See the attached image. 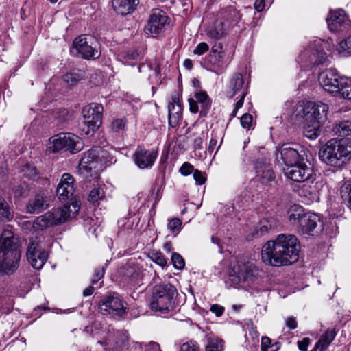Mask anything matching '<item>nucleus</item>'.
I'll return each mask as SVG.
<instances>
[{
	"mask_svg": "<svg viewBox=\"0 0 351 351\" xmlns=\"http://www.w3.org/2000/svg\"><path fill=\"white\" fill-rule=\"evenodd\" d=\"M300 243L293 234H279L275 241H269L262 248L263 261L272 266L291 265L299 258Z\"/></svg>",
	"mask_w": 351,
	"mask_h": 351,
	"instance_id": "nucleus-1",
	"label": "nucleus"
},
{
	"mask_svg": "<svg viewBox=\"0 0 351 351\" xmlns=\"http://www.w3.org/2000/svg\"><path fill=\"white\" fill-rule=\"evenodd\" d=\"M20 259L21 250L17 239L11 230L4 229L0 237V273L14 274L19 267Z\"/></svg>",
	"mask_w": 351,
	"mask_h": 351,
	"instance_id": "nucleus-2",
	"label": "nucleus"
},
{
	"mask_svg": "<svg viewBox=\"0 0 351 351\" xmlns=\"http://www.w3.org/2000/svg\"><path fill=\"white\" fill-rule=\"evenodd\" d=\"M319 158L327 165L339 167L351 160V140L331 139L319 153Z\"/></svg>",
	"mask_w": 351,
	"mask_h": 351,
	"instance_id": "nucleus-3",
	"label": "nucleus"
},
{
	"mask_svg": "<svg viewBox=\"0 0 351 351\" xmlns=\"http://www.w3.org/2000/svg\"><path fill=\"white\" fill-rule=\"evenodd\" d=\"M240 19V14L237 10L230 7L218 14L216 19L206 28V36L210 40H219L227 33L230 27Z\"/></svg>",
	"mask_w": 351,
	"mask_h": 351,
	"instance_id": "nucleus-4",
	"label": "nucleus"
},
{
	"mask_svg": "<svg viewBox=\"0 0 351 351\" xmlns=\"http://www.w3.org/2000/svg\"><path fill=\"white\" fill-rule=\"evenodd\" d=\"M71 206L73 209L71 208V206H64L51 209L45 214L38 217L35 220V225L40 229H44L66 222L72 216H75L80 210V206L77 202L72 203Z\"/></svg>",
	"mask_w": 351,
	"mask_h": 351,
	"instance_id": "nucleus-5",
	"label": "nucleus"
},
{
	"mask_svg": "<svg viewBox=\"0 0 351 351\" xmlns=\"http://www.w3.org/2000/svg\"><path fill=\"white\" fill-rule=\"evenodd\" d=\"M258 271L252 263L239 261L229 274V278L237 288L250 287L256 280Z\"/></svg>",
	"mask_w": 351,
	"mask_h": 351,
	"instance_id": "nucleus-6",
	"label": "nucleus"
},
{
	"mask_svg": "<svg viewBox=\"0 0 351 351\" xmlns=\"http://www.w3.org/2000/svg\"><path fill=\"white\" fill-rule=\"evenodd\" d=\"M176 294V289L171 284L156 286L150 302L151 308L162 313L173 311Z\"/></svg>",
	"mask_w": 351,
	"mask_h": 351,
	"instance_id": "nucleus-7",
	"label": "nucleus"
},
{
	"mask_svg": "<svg viewBox=\"0 0 351 351\" xmlns=\"http://www.w3.org/2000/svg\"><path fill=\"white\" fill-rule=\"evenodd\" d=\"M82 149L81 138L70 132L60 133L49 138L47 152L49 154L60 151H69L72 154L80 152Z\"/></svg>",
	"mask_w": 351,
	"mask_h": 351,
	"instance_id": "nucleus-8",
	"label": "nucleus"
},
{
	"mask_svg": "<svg viewBox=\"0 0 351 351\" xmlns=\"http://www.w3.org/2000/svg\"><path fill=\"white\" fill-rule=\"evenodd\" d=\"M322 40L316 39L313 43L305 49L298 57V62L304 69H311L327 60L326 53L321 47Z\"/></svg>",
	"mask_w": 351,
	"mask_h": 351,
	"instance_id": "nucleus-9",
	"label": "nucleus"
},
{
	"mask_svg": "<svg viewBox=\"0 0 351 351\" xmlns=\"http://www.w3.org/2000/svg\"><path fill=\"white\" fill-rule=\"evenodd\" d=\"M104 108L101 104L92 103L83 109L84 124L82 128L86 135L93 134L101 124Z\"/></svg>",
	"mask_w": 351,
	"mask_h": 351,
	"instance_id": "nucleus-10",
	"label": "nucleus"
},
{
	"mask_svg": "<svg viewBox=\"0 0 351 351\" xmlns=\"http://www.w3.org/2000/svg\"><path fill=\"white\" fill-rule=\"evenodd\" d=\"M73 46L85 59H95L100 56L98 40L90 34L80 35L74 40Z\"/></svg>",
	"mask_w": 351,
	"mask_h": 351,
	"instance_id": "nucleus-11",
	"label": "nucleus"
},
{
	"mask_svg": "<svg viewBox=\"0 0 351 351\" xmlns=\"http://www.w3.org/2000/svg\"><path fill=\"white\" fill-rule=\"evenodd\" d=\"M169 25V19L165 12L159 9H154L145 26V32L155 36L163 33Z\"/></svg>",
	"mask_w": 351,
	"mask_h": 351,
	"instance_id": "nucleus-12",
	"label": "nucleus"
},
{
	"mask_svg": "<svg viewBox=\"0 0 351 351\" xmlns=\"http://www.w3.org/2000/svg\"><path fill=\"white\" fill-rule=\"evenodd\" d=\"M27 258L35 269H40L48 258L47 252L40 245V240L36 237L32 239L27 247Z\"/></svg>",
	"mask_w": 351,
	"mask_h": 351,
	"instance_id": "nucleus-13",
	"label": "nucleus"
},
{
	"mask_svg": "<svg viewBox=\"0 0 351 351\" xmlns=\"http://www.w3.org/2000/svg\"><path fill=\"white\" fill-rule=\"evenodd\" d=\"M126 303L116 293L104 298L99 304V310L103 314H112L122 316L125 313Z\"/></svg>",
	"mask_w": 351,
	"mask_h": 351,
	"instance_id": "nucleus-14",
	"label": "nucleus"
},
{
	"mask_svg": "<svg viewBox=\"0 0 351 351\" xmlns=\"http://www.w3.org/2000/svg\"><path fill=\"white\" fill-rule=\"evenodd\" d=\"M340 76L335 69H329L322 72L319 75V82L322 88L333 95H337L339 91Z\"/></svg>",
	"mask_w": 351,
	"mask_h": 351,
	"instance_id": "nucleus-15",
	"label": "nucleus"
},
{
	"mask_svg": "<svg viewBox=\"0 0 351 351\" xmlns=\"http://www.w3.org/2000/svg\"><path fill=\"white\" fill-rule=\"evenodd\" d=\"M285 176L297 182H304L308 180L313 174V169L308 167L305 160L295 165L283 168Z\"/></svg>",
	"mask_w": 351,
	"mask_h": 351,
	"instance_id": "nucleus-16",
	"label": "nucleus"
},
{
	"mask_svg": "<svg viewBox=\"0 0 351 351\" xmlns=\"http://www.w3.org/2000/svg\"><path fill=\"white\" fill-rule=\"evenodd\" d=\"M328 106L327 104L318 102H308L304 109L303 114L305 120H315L324 123L326 119Z\"/></svg>",
	"mask_w": 351,
	"mask_h": 351,
	"instance_id": "nucleus-17",
	"label": "nucleus"
},
{
	"mask_svg": "<svg viewBox=\"0 0 351 351\" xmlns=\"http://www.w3.org/2000/svg\"><path fill=\"white\" fill-rule=\"evenodd\" d=\"M328 28L332 32H338L348 29L351 25V21L343 10L331 11L326 19Z\"/></svg>",
	"mask_w": 351,
	"mask_h": 351,
	"instance_id": "nucleus-18",
	"label": "nucleus"
},
{
	"mask_svg": "<svg viewBox=\"0 0 351 351\" xmlns=\"http://www.w3.org/2000/svg\"><path fill=\"white\" fill-rule=\"evenodd\" d=\"M99 151L103 152L101 148L96 147L83 154L80 162V168L87 172L97 173L99 169Z\"/></svg>",
	"mask_w": 351,
	"mask_h": 351,
	"instance_id": "nucleus-19",
	"label": "nucleus"
},
{
	"mask_svg": "<svg viewBox=\"0 0 351 351\" xmlns=\"http://www.w3.org/2000/svg\"><path fill=\"white\" fill-rule=\"evenodd\" d=\"M157 156L158 152L154 149L138 147L134 154V160L140 169H149L154 165Z\"/></svg>",
	"mask_w": 351,
	"mask_h": 351,
	"instance_id": "nucleus-20",
	"label": "nucleus"
},
{
	"mask_svg": "<svg viewBox=\"0 0 351 351\" xmlns=\"http://www.w3.org/2000/svg\"><path fill=\"white\" fill-rule=\"evenodd\" d=\"M280 154L285 167H289L304 160L300 151L290 144H284L280 148Z\"/></svg>",
	"mask_w": 351,
	"mask_h": 351,
	"instance_id": "nucleus-21",
	"label": "nucleus"
},
{
	"mask_svg": "<svg viewBox=\"0 0 351 351\" xmlns=\"http://www.w3.org/2000/svg\"><path fill=\"white\" fill-rule=\"evenodd\" d=\"M247 89V84L245 83L242 74L236 73L230 77L227 91L229 97L237 95L246 96Z\"/></svg>",
	"mask_w": 351,
	"mask_h": 351,
	"instance_id": "nucleus-22",
	"label": "nucleus"
},
{
	"mask_svg": "<svg viewBox=\"0 0 351 351\" xmlns=\"http://www.w3.org/2000/svg\"><path fill=\"white\" fill-rule=\"evenodd\" d=\"M74 179L69 173H64L56 189V195L60 201L71 197L74 192Z\"/></svg>",
	"mask_w": 351,
	"mask_h": 351,
	"instance_id": "nucleus-23",
	"label": "nucleus"
},
{
	"mask_svg": "<svg viewBox=\"0 0 351 351\" xmlns=\"http://www.w3.org/2000/svg\"><path fill=\"white\" fill-rule=\"evenodd\" d=\"M321 223L320 217L315 213H306L302 218L299 230L303 234L314 235L319 232L316 230L318 223Z\"/></svg>",
	"mask_w": 351,
	"mask_h": 351,
	"instance_id": "nucleus-24",
	"label": "nucleus"
},
{
	"mask_svg": "<svg viewBox=\"0 0 351 351\" xmlns=\"http://www.w3.org/2000/svg\"><path fill=\"white\" fill-rule=\"evenodd\" d=\"M224 56L223 51L213 48L208 60L210 65L208 69L217 74L223 73L228 65Z\"/></svg>",
	"mask_w": 351,
	"mask_h": 351,
	"instance_id": "nucleus-25",
	"label": "nucleus"
},
{
	"mask_svg": "<svg viewBox=\"0 0 351 351\" xmlns=\"http://www.w3.org/2000/svg\"><path fill=\"white\" fill-rule=\"evenodd\" d=\"M169 110V124L171 127L175 128L179 125L182 119V108L179 102V97L173 96L171 101L168 105Z\"/></svg>",
	"mask_w": 351,
	"mask_h": 351,
	"instance_id": "nucleus-26",
	"label": "nucleus"
},
{
	"mask_svg": "<svg viewBox=\"0 0 351 351\" xmlns=\"http://www.w3.org/2000/svg\"><path fill=\"white\" fill-rule=\"evenodd\" d=\"M256 177L258 178L263 184H267L275 180V176L267 160H265L261 163L257 161L256 163Z\"/></svg>",
	"mask_w": 351,
	"mask_h": 351,
	"instance_id": "nucleus-27",
	"label": "nucleus"
},
{
	"mask_svg": "<svg viewBox=\"0 0 351 351\" xmlns=\"http://www.w3.org/2000/svg\"><path fill=\"white\" fill-rule=\"evenodd\" d=\"M138 0H112V4L114 10L121 16L132 13L138 4Z\"/></svg>",
	"mask_w": 351,
	"mask_h": 351,
	"instance_id": "nucleus-28",
	"label": "nucleus"
},
{
	"mask_svg": "<svg viewBox=\"0 0 351 351\" xmlns=\"http://www.w3.org/2000/svg\"><path fill=\"white\" fill-rule=\"evenodd\" d=\"M115 348L118 351H128L130 348L136 347L137 342L130 341L128 333L125 330H120L116 332Z\"/></svg>",
	"mask_w": 351,
	"mask_h": 351,
	"instance_id": "nucleus-29",
	"label": "nucleus"
},
{
	"mask_svg": "<svg viewBox=\"0 0 351 351\" xmlns=\"http://www.w3.org/2000/svg\"><path fill=\"white\" fill-rule=\"evenodd\" d=\"M278 223V221L274 217L263 218L258 223L254 234L257 237L264 235L269 230L276 228Z\"/></svg>",
	"mask_w": 351,
	"mask_h": 351,
	"instance_id": "nucleus-30",
	"label": "nucleus"
},
{
	"mask_svg": "<svg viewBox=\"0 0 351 351\" xmlns=\"http://www.w3.org/2000/svg\"><path fill=\"white\" fill-rule=\"evenodd\" d=\"M304 126V134L309 139H315L321 133V125L322 123L315 120H305Z\"/></svg>",
	"mask_w": 351,
	"mask_h": 351,
	"instance_id": "nucleus-31",
	"label": "nucleus"
},
{
	"mask_svg": "<svg viewBox=\"0 0 351 351\" xmlns=\"http://www.w3.org/2000/svg\"><path fill=\"white\" fill-rule=\"evenodd\" d=\"M306 213L302 206L295 204L287 210V217L291 224L300 225Z\"/></svg>",
	"mask_w": 351,
	"mask_h": 351,
	"instance_id": "nucleus-32",
	"label": "nucleus"
},
{
	"mask_svg": "<svg viewBox=\"0 0 351 351\" xmlns=\"http://www.w3.org/2000/svg\"><path fill=\"white\" fill-rule=\"evenodd\" d=\"M223 131L220 129H214L211 133V138L209 141V144L206 148L207 151L212 153L217 147V150L215 155L219 149L223 140Z\"/></svg>",
	"mask_w": 351,
	"mask_h": 351,
	"instance_id": "nucleus-33",
	"label": "nucleus"
},
{
	"mask_svg": "<svg viewBox=\"0 0 351 351\" xmlns=\"http://www.w3.org/2000/svg\"><path fill=\"white\" fill-rule=\"evenodd\" d=\"M336 333L332 330H328L323 334L315 346V351H326L328 346L333 341Z\"/></svg>",
	"mask_w": 351,
	"mask_h": 351,
	"instance_id": "nucleus-34",
	"label": "nucleus"
},
{
	"mask_svg": "<svg viewBox=\"0 0 351 351\" xmlns=\"http://www.w3.org/2000/svg\"><path fill=\"white\" fill-rule=\"evenodd\" d=\"M45 208V201L43 196L37 195L29 200L27 205V210L29 213H39Z\"/></svg>",
	"mask_w": 351,
	"mask_h": 351,
	"instance_id": "nucleus-35",
	"label": "nucleus"
},
{
	"mask_svg": "<svg viewBox=\"0 0 351 351\" xmlns=\"http://www.w3.org/2000/svg\"><path fill=\"white\" fill-rule=\"evenodd\" d=\"M332 131L340 136L351 135V120H343L336 123L332 128Z\"/></svg>",
	"mask_w": 351,
	"mask_h": 351,
	"instance_id": "nucleus-36",
	"label": "nucleus"
},
{
	"mask_svg": "<svg viewBox=\"0 0 351 351\" xmlns=\"http://www.w3.org/2000/svg\"><path fill=\"white\" fill-rule=\"evenodd\" d=\"M195 97L197 101L201 106L200 113L206 115L208 110L210 109L211 106V100L206 92L199 91L197 92L195 95Z\"/></svg>",
	"mask_w": 351,
	"mask_h": 351,
	"instance_id": "nucleus-37",
	"label": "nucleus"
},
{
	"mask_svg": "<svg viewBox=\"0 0 351 351\" xmlns=\"http://www.w3.org/2000/svg\"><path fill=\"white\" fill-rule=\"evenodd\" d=\"M339 91L337 95L341 97L351 100V77H342L340 80Z\"/></svg>",
	"mask_w": 351,
	"mask_h": 351,
	"instance_id": "nucleus-38",
	"label": "nucleus"
},
{
	"mask_svg": "<svg viewBox=\"0 0 351 351\" xmlns=\"http://www.w3.org/2000/svg\"><path fill=\"white\" fill-rule=\"evenodd\" d=\"M182 221L177 217L169 220L167 229L173 237H176L182 230Z\"/></svg>",
	"mask_w": 351,
	"mask_h": 351,
	"instance_id": "nucleus-39",
	"label": "nucleus"
},
{
	"mask_svg": "<svg viewBox=\"0 0 351 351\" xmlns=\"http://www.w3.org/2000/svg\"><path fill=\"white\" fill-rule=\"evenodd\" d=\"M206 351H223V341L218 337L208 338Z\"/></svg>",
	"mask_w": 351,
	"mask_h": 351,
	"instance_id": "nucleus-40",
	"label": "nucleus"
},
{
	"mask_svg": "<svg viewBox=\"0 0 351 351\" xmlns=\"http://www.w3.org/2000/svg\"><path fill=\"white\" fill-rule=\"evenodd\" d=\"M139 54L136 50L126 52L123 56V62L128 66H134L139 61Z\"/></svg>",
	"mask_w": 351,
	"mask_h": 351,
	"instance_id": "nucleus-41",
	"label": "nucleus"
},
{
	"mask_svg": "<svg viewBox=\"0 0 351 351\" xmlns=\"http://www.w3.org/2000/svg\"><path fill=\"white\" fill-rule=\"evenodd\" d=\"M339 53L343 56H351V36L341 40L337 48Z\"/></svg>",
	"mask_w": 351,
	"mask_h": 351,
	"instance_id": "nucleus-42",
	"label": "nucleus"
},
{
	"mask_svg": "<svg viewBox=\"0 0 351 351\" xmlns=\"http://www.w3.org/2000/svg\"><path fill=\"white\" fill-rule=\"evenodd\" d=\"M280 344L278 342L271 343V339L268 337H263L261 339V351H278Z\"/></svg>",
	"mask_w": 351,
	"mask_h": 351,
	"instance_id": "nucleus-43",
	"label": "nucleus"
},
{
	"mask_svg": "<svg viewBox=\"0 0 351 351\" xmlns=\"http://www.w3.org/2000/svg\"><path fill=\"white\" fill-rule=\"evenodd\" d=\"M13 215L5 200L0 196V218L10 220Z\"/></svg>",
	"mask_w": 351,
	"mask_h": 351,
	"instance_id": "nucleus-44",
	"label": "nucleus"
},
{
	"mask_svg": "<svg viewBox=\"0 0 351 351\" xmlns=\"http://www.w3.org/2000/svg\"><path fill=\"white\" fill-rule=\"evenodd\" d=\"M104 197L103 186H98L93 189L88 195V200L91 202H96Z\"/></svg>",
	"mask_w": 351,
	"mask_h": 351,
	"instance_id": "nucleus-45",
	"label": "nucleus"
},
{
	"mask_svg": "<svg viewBox=\"0 0 351 351\" xmlns=\"http://www.w3.org/2000/svg\"><path fill=\"white\" fill-rule=\"evenodd\" d=\"M127 121L125 118L115 119L112 121L111 128L114 132L123 131L126 128Z\"/></svg>",
	"mask_w": 351,
	"mask_h": 351,
	"instance_id": "nucleus-46",
	"label": "nucleus"
},
{
	"mask_svg": "<svg viewBox=\"0 0 351 351\" xmlns=\"http://www.w3.org/2000/svg\"><path fill=\"white\" fill-rule=\"evenodd\" d=\"M82 78V76L75 71L66 73L63 78V80L67 84L68 86H72L75 84Z\"/></svg>",
	"mask_w": 351,
	"mask_h": 351,
	"instance_id": "nucleus-47",
	"label": "nucleus"
},
{
	"mask_svg": "<svg viewBox=\"0 0 351 351\" xmlns=\"http://www.w3.org/2000/svg\"><path fill=\"white\" fill-rule=\"evenodd\" d=\"M179 351H200L198 343L195 341H189L183 343Z\"/></svg>",
	"mask_w": 351,
	"mask_h": 351,
	"instance_id": "nucleus-48",
	"label": "nucleus"
},
{
	"mask_svg": "<svg viewBox=\"0 0 351 351\" xmlns=\"http://www.w3.org/2000/svg\"><path fill=\"white\" fill-rule=\"evenodd\" d=\"M171 261L174 267L178 270L184 268L185 263L183 258L178 253H173Z\"/></svg>",
	"mask_w": 351,
	"mask_h": 351,
	"instance_id": "nucleus-49",
	"label": "nucleus"
},
{
	"mask_svg": "<svg viewBox=\"0 0 351 351\" xmlns=\"http://www.w3.org/2000/svg\"><path fill=\"white\" fill-rule=\"evenodd\" d=\"M101 150L103 152L101 153V152L99 151V168L101 167V163H112L114 160V157L108 154L106 149L101 148Z\"/></svg>",
	"mask_w": 351,
	"mask_h": 351,
	"instance_id": "nucleus-50",
	"label": "nucleus"
},
{
	"mask_svg": "<svg viewBox=\"0 0 351 351\" xmlns=\"http://www.w3.org/2000/svg\"><path fill=\"white\" fill-rule=\"evenodd\" d=\"M253 117L251 114L245 113L241 117V124L246 130H250L252 125Z\"/></svg>",
	"mask_w": 351,
	"mask_h": 351,
	"instance_id": "nucleus-51",
	"label": "nucleus"
},
{
	"mask_svg": "<svg viewBox=\"0 0 351 351\" xmlns=\"http://www.w3.org/2000/svg\"><path fill=\"white\" fill-rule=\"evenodd\" d=\"M194 167L189 162H185L182 164L180 169V173L184 176L190 175L191 173H193Z\"/></svg>",
	"mask_w": 351,
	"mask_h": 351,
	"instance_id": "nucleus-52",
	"label": "nucleus"
},
{
	"mask_svg": "<svg viewBox=\"0 0 351 351\" xmlns=\"http://www.w3.org/2000/svg\"><path fill=\"white\" fill-rule=\"evenodd\" d=\"M209 49L208 45L205 42H201L199 43L195 49L193 50V53L201 56L208 51Z\"/></svg>",
	"mask_w": 351,
	"mask_h": 351,
	"instance_id": "nucleus-53",
	"label": "nucleus"
},
{
	"mask_svg": "<svg viewBox=\"0 0 351 351\" xmlns=\"http://www.w3.org/2000/svg\"><path fill=\"white\" fill-rule=\"evenodd\" d=\"M193 178L196 184L199 185L204 184L206 180L204 173L197 169L193 171Z\"/></svg>",
	"mask_w": 351,
	"mask_h": 351,
	"instance_id": "nucleus-54",
	"label": "nucleus"
},
{
	"mask_svg": "<svg viewBox=\"0 0 351 351\" xmlns=\"http://www.w3.org/2000/svg\"><path fill=\"white\" fill-rule=\"evenodd\" d=\"M152 259L154 261L161 267H165L167 265V260L160 252H156L152 254Z\"/></svg>",
	"mask_w": 351,
	"mask_h": 351,
	"instance_id": "nucleus-55",
	"label": "nucleus"
},
{
	"mask_svg": "<svg viewBox=\"0 0 351 351\" xmlns=\"http://www.w3.org/2000/svg\"><path fill=\"white\" fill-rule=\"evenodd\" d=\"M23 171L24 172V175L30 179H34L37 174L36 169L29 165L25 166L23 168Z\"/></svg>",
	"mask_w": 351,
	"mask_h": 351,
	"instance_id": "nucleus-56",
	"label": "nucleus"
},
{
	"mask_svg": "<svg viewBox=\"0 0 351 351\" xmlns=\"http://www.w3.org/2000/svg\"><path fill=\"white\" fill-rule=\"evenodd\" d=\"M210 311L214 313L217 317H220L223 315L225 308L223 306L219 304H213L210 306Z\"/></svg>",
	"mask_w": 351,
	"mask_h": 351,
	"instance_id": "nucleus-57",
	"label": "nucleus"
},
{
	"mask_svg": "<svg viewBox=\"0 0 351 351\" xmlns=\"http://www.w3.org/2000/svg\"><path fill=\"white\" fill-rule=\"evenodd\" d=\"M104 275V267H99L96 269L95 271V276L92 280V284H95L98 280L103 278Z\"/></svg>",
	"mask_w": 351,
	"mask_h": 351,
	"instance_id": "nucleus-58",
	"label": "nucleus"
},
{
	"mask_svg": "<svg viewBox=\"0 0 351 351\" xmlns=\"http://www.w3.org/2000/svg\"><path fill=\"white\" fill-rule=\"evenodd\" d=\"M245 97V96L237 95V98H239V99L235 104V107L232 112L233 116H236L237 110L243 106Z\"/></svg>",
	"mask_w": 351,
	"mask_h": 351,
	"instance_id": "nucleus-59",
	"label": "nucleus"
},
{
	"mask_svg": "<svg viewBox=\"0 0 351 351\" xmlns=\"http://www.w3.org/2000/svg\"><path fill=\"white\" fill-rule=\"evenodd\" d=\"M285 323L287 326L291 330L295 329L298 326V323L295 319L293 317H287L285 320Z\"/></svg>",
	"mask_w": 351,
	"mask_h": 351,
	"instance_id": "nucleus-60",
	"label": "nucleus"
},
{
	"mask_svg": "<svg viewBox=\"0 0 351 351\" xmlns=\"http://www.w3.org/2000/svg\"><path fill=\"white\" fill-rule=\"evenodd\" d=\"M298 348L301 351H306L309 345V339L304 338L301 341H298Z\"/></svg>",
	"mask_w": 351,
	"mask_h": 351,
	"instance_id": "nucleus-61",
	"label": "nucleus"
},
{
	"mask_svg": "<svg viewBox=\"0 0 351 351\" xmlns=\"http://www.w3.org/2000/svg\"><path fill=\"white\" fill-rule=\"evenodd\" d=\"M189 103L190 111L192 113H197L199 110L197 101L194 100L192 98H190V99H189Z\"/></svg>",
	"mask_w": 351,
	"mask_h": 351,
	"instance_id": "nucleus-62",
	"label": "nucleus"
},
{
	"mask_svg": "<svg viewBox=\"0 0 351 351\" xmlns=\"http://www.w3.org/2000/svg\"><path fill=\"white\" fill-rule=\"evenodd\" d=\"M265 5V0H256L254 2V8L257 12L263 11Z\"/></svg>",
	"mask_w": 351,
	"mask_h": 351,
	"instance_id": "nucleus-63",
	"label": "nucleus"
},
{
	"mask_svg": "<svg viewBox=\"0 0 351 351\" xmlns=\"http://www.w3.org/2000/svg\"><path fill=\"white\" fill-rule=\"evenodd\" d=\"M203 144V137L197 136L193 141V147L195 149H200Z\"/></svg>",
	"mask_w": 351,
	"mask_h": 351,
	"instance_id": "nucleus-64",
	"label": "nucleus"
}]
</instances>
